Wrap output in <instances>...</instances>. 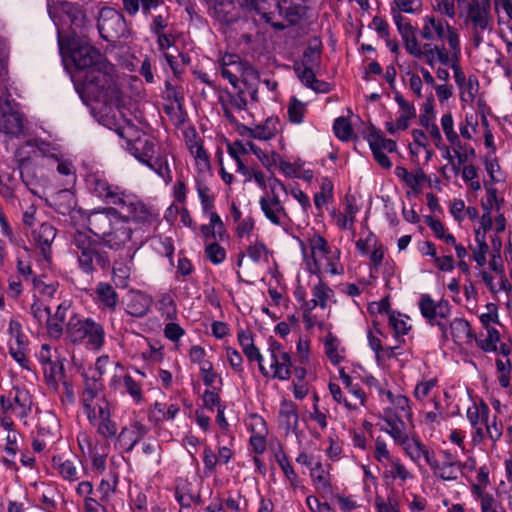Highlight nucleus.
Wrapping results in <instances>:
<instances>
[{"label":"nucleus","mask_w":512,"mask_h":512,"mask_svg":"<svg viewBox=\"0 0 512 512\" xmlns=\"http://www.w3.org/2000/svg\"><path fill=\"white\" fill-rule=\"evenodd\" d=\"M51 466L65 481L77 482L80 479L78 468L72 459L63 455H54L51 459Z\"/></svg>","instance_id":"39"},{"label":"nucleus","mask_w":512,"mask_h":512,"mask_svg":"<svg viewBox=\"0 0 512 512\" xmlns=\"http://www.w3.org/2000/svg\"><path fill=\"white\" fill-rule=\"evenodd\" d=\"M195 189L200 199L202 211L215 207V196L205 182L204 177L197 176L195 178Z\"/></svg>","instance_id":"54"},{"label":"nucleus","mask_w":512,"mask_h":512,"mask_svg":"<svg viewBox=\"0 0 512 512\" xmlns=\"http://www.w3.org/2000/svg\"><path fill=\"white\" fill-rule=\"evenodd\" d=\"M148 433V427L140 421H133L124 426L116 435L120 447L127 453L131 452L140 440Z\"/></svg>","instance_id":"26"},{"label":"nucleus","mask_w":512,"mask_h":512,"mask_svg":"<svg viewBox=\"0 0 512 512\" xmlns=\"http://www.w3.org/2000/svg\"><path fill=\"white\" fill-rule=\"evenodd\" d=\"M478 118L475 114L467 113L459 122V136L467 141L475 140L478 133Z\"/></svg>","instance_id":"53"},{"label":"nucleus","mask_w":512,"mask_h":512,"mask_svg":"<svg viewBox=\"0 0 512 512\" xmlns=\"http://www.w3.org/2000/svg\"><path fill=\"white\" fill-rule=\"evenodd\" d=\"M315 69L313 67H305L301 65L295 66V71L298 75L300 81L307 87L319 91L320 88L318 85L322 84L315 77Z\"/></svg>","instance_id":"63"},{"label":"nucleus","mask_w":512,"mask_h":512,"mask_svg":"<svg viewBox=\"0 0 512 512\" xmlns=\"http://www.w3.org/2000/svg\"><path fill=\"white\" fill-rule=\"evenodd\" d=\"M449 334L457 345H467L475 339L469 322L463 318H455L448 322Z\"/></svg>","instance_id":"38"},{"label":"nucleus","mask_w":512,"mask_h":512,"mask_svg":"<svg viewBox=\"0 0 512 512\" xmlns=\"http://www.w3.org/2000/svg\"><path fill=\"white\" fill-rule=\"evenodd\" d=\"M58 46L61 55L71 58L79 70L88 71L107 62V59L96 48L74 32L67 35L58 32Z\"/></svg>","instance_id":"6"},{"label":"nucleus","mask_w":512,"mask_h":512,"mask_svg":"<svg viewBox=\"0 0 512 512\" xmlns=\"http://www.w3.org/2000/svg\"><path fill=\"white\" fill-rule=\"evenodd\" d=\"M117 133L127 139V148L131 155L153 171L166 185L172 182L173 172L169 162L171 155L169 146L158 145L155 139L144 133L134 136L138 132L130 125L118 129Z\"/></svg>","instance_id":"2"},{"label":"nucleus","mask_w":512,"mask_h":512,"mask_svg":"<svg viewBox=\"0 0 512 512\" xmlns=\"http://www.w3.org/2000/svg\"><path fill=\"white\" fill-rule=\"evenodd\" d=\"M324 353L334 366L346 361V348L342 341L332 333H328L322 340Z\"/></svg>","instance_id":"35"},{"label":"nucleus","mask_w":512,"mask_h":512,"mask_svg":"<svg viewBox=\"0 0 512 512\" xmlns=\"http://www.w3.org/2000/svg\"><path fill=\"white\" fill-rule=\"evenodd\" d=\"M59 492L52 486H44L38 490V501L41 508L46 512H54L57 509V498Z\"/></svg>","instance_id":"55"},{"label":"nucleus","mask_w":512,"mask_h":512,"mask_svg":"<svg viewBox=\"0 0 512 512\" xmlns=\"http://www.w3.org/2000/svg\"><path fill=\"white\" fill-rule=\"evenodd\" d=\"M286 4H287L286 1H284L283 4H281L280 2L274 1L275 10L270 11V12H259L261 15V18L265 22L269 23L273 28H275L277 30H283L284 28H286L287 25L284 22L279 21L278 16H280V17L284 16V18L290 24H292V23L296 22L297 18L300 16L301 10H302L301 6L292 7L291 5L286 6Z\"/></svg>","instance_id":"21"},{"label":"nucleus","mask_w":512,"mask_h":512,"mask_svg":"<svg viewBox=\"0 0 512 512\" xmlns=\"http://www.w3.org/2000/svg\"><path fill=\"white\" fill-rule=\"evenodd\" d=\"M438 48L443 49L446 58H438L437 55L434 54V61L432 64H427L429 67L434 68L437 64L443 66H450L453 70V76L455 83L459 88H463L466 85V76L459 64V56L460 54H455L452 52H448V49L443 45L439 44Z\"/></svg>","instance_id":"33"},{"label":"nucleus","mask_w":512,"mask_h":512,"mask_svg":"<svg viewBox=\"0 0 512 512\" xmlns=\"http://www.w3.org/2000/svg\"><path fill=\"white\" fill-rule=\"evenodd\" d=\"M268 366L260 365V373L265 378L280 381L289 380L292 374V358L283 345L276 340H271L267 349Z\"/></svg>","instance_id":"12"},{"label":"nucleus","mask_w":512,"mask_h":512,"mask_svg":"<svg viewBox=\"0 0 512 512\" xmlns=\"http://www.w3.org/2000/svg\"><path fill=\"white\" fill-rule=\"evenodd\" d=\"M106 203L108 207L116 208L123 215H130L141 201V198L130 190L117 186Z\"/></svg>","instance_id":"28"},{"label":"nucleus","mask_w":512,"mask_h":512,"mask_svg":"<svg viewBox=\"0 0 512 512\" xmlns=\"http://www.w3.org/2000/svg\"><path fill=\"white\" fill-rule=\"evenodd\" d=\"M403 42L405 49L409 55L415 59L423 61L425 64H432L434 61V54L438 58H446V54L443 49L438 48L437 43L426 42L421 44L416 35L415 29L411 25L410 21L407 20L397 28Z\"/></svg>","instance_id":"11"},{"label":"nucleus","mask_w":512,"mask_h":512,"mask_svg":"<svg viewBox=\"0 0 512 512\" xmlns=\"http://www.w3.org/2000/svg\"><path fill=\"white\" fill-rule=\"evenodd\" d=\"M496 8L499 12L503 11L507 16L506 21L499 16L500 25L502 26L500 36L506 45L507 54L512 55V0H496Z\"/></svg>","instance_id":"34"},{"label":"nucleus","mask_w":512,"mask_h":512,"mask_svg":"<svg viewBox=\"0 0 512 512\" xmlns=\"http://www.w3.org/2000/svg\"><path fill=\"white\" fill-rule=\"evenodd\" d=\"M8 57V46L5 40L0 38V83L6 76L5 61ZM24 116L18 111L13 103L0 98V133L11 138L22 134L24 128Z\"/></svg>","instance_id":"7"},{"label":"nucleus","mask_w":512,"mask_h":512,"mask_svg":"<svg viewBox=\"0 0 512 512\" xmlns=\"http://www.w3.org/2000/svg\"><path fill=\"white\" fill-rule=\"evenodd\" d=\"M395 457L390 452L386 441L381 436H378L374 440L373 458L375 461L382 467Z\"/></svg>","instance_id":"61"},{"label":"nucleus","mask_w":512,"mask_h":512,"mask_svg":"<svg viewBox=\"0 0 512 512\" xmlns=\"http://www.w3.org/2000/svg\"><path fill=\"white\" fill-rule=\"evenodd\" d=\"M84 413L96 408L101 402H108L102 396V384L96 378L86 379L80 397Z\"/></svg>","instance_id":"31"},{"label":"nucleus","mask_w":512,"mask_h":512,"mask_svg":"<svg viewBox=\"0 0 512 512\" xmlns=\"http://www.w3.org/2000/svg\"><path fill=\"white\" fill-rule=\"evenodd\" d=\"M383 395L384 399H386L388 402L392 404L393 408L391 409L393 411H395L397 414L407 419L408 421L411 420L413 413L410 407V400L408 397L402 394L394 395L389 390L383 392Z\"/></svg>","instance_id":"45"},{"label":"nucleus","mask_w":512,"mask_h":512,"mask_svg":"<svg viewBox=\"0 0 512 512\" xmlns=\"http://www.w3.org/2000/svg\"><path fill=\"white\" fill-rule=\"evenodd\" d=\"M420 35L428 42L446 41L448 52H452L454 55L461 54V42L457 29L435 15H425L422 18Z\"/></svg>","instance_id":"9"},{"label":"nucleus","mask_w":512,"mask_h":512,"mask_svg":"<svg viewBox=\"0 0 512 512\" xmlns=\"http://www.w3.org/2000/svg\"><path fill=\"white\" fill-rule=\"evenodd\" d=\"M277 463L287 479L289 487L293 490H300L305 493L306 487L303 485V480L294 470L289 458L285 454L279 455L277 456Z\"/></svg>","instance_id":"44"},{"label":"nucleus","mask_w":512,"mask_h":512,"mask_svg":"<svg viewBox=\"0 0 512 512\" xmlns=\"http://www.w3.org/2000/svg\"><path fill=\"white\" fill-rule=\"evenodd\" d=\"M305 268L308 273L317 278L343 275L344 266L341 263L340 249L332 246L323 236L316 238L311 243V253Z\"/></svg>","instance_id":"4"},{"label":"nucleus","mask_w":512,"mask_h":512,"mask_svg":"<svg viewBox=\"0 0 512 512\" xmlns=\"http://www.w3.org/2000/svg\"><path fill=\"white\" fill-rule=\"evenodd\" d=\"M334 185L328 177H322L320 180V191L314 195V205L318 211L333 199Z\"/></svg>","instance_id":"51"},{"label":"nucleus","mask_w":512,"mask_h":512,"mask_svg":"<svg viewBox=\"0 0 512 512\" xmlns=\"http://www.w3.org/2000/svg\"><path fill=\"white\" fill-rule=\"evenodd\" d=\"M425 223L432 230L435 237L448 245H455V237L447 231L443 223L432 216L425 217Z\"/></svg>","instance_id":"58"},{"label":"nucleus","mask_w":512,"mask_h":512,"mask_svg":"<svg viewBox=\"0 0 512 512\" xmlns=\"http://www.w3.org/2000/svg\"><path fill=\"white\" fill-rule=\"evenodd\" d=\"M466 23L470 29L471 41L474 47L478 48L484 42L485 35L493 30V18L489 7L478 2L471 4Z\"/></svg>","instance_id":"14"},{"label":"nucleus","mask_w":512,"mask_h":512,"mask_svg":"<svg viewBox=\"0 0 512 512\" xmlns=\"http://www.w3.org/2000/svg\"><path fill=\"white\" fill-rule=\"evenodd\" d=\"M421 316L431 326H437L442 337H448V319L452 313V306L443 297L435 300L430 294H420L417 302Z\"/></svg>","instance_id":"10"},{"label":"nucleus","mask_w":512,"mask_h":512,"mask_svg":"<svg viewBox=\"0 0 512 512\" xmlns=\"http://www.w3.org/2000/svg\"><path fill=\"white\" fill-rule=\"evenodd\" d=\"M398 446L402 447L404 454L419 468L422 467V460L428 465L435 454L415 435H409Z\"/></svg>","instance_id":"23"},{"label":"nucleus","mask_w":512,"mask_h":512,"mask_svg":"<svg viewBox=\"0 0 512 512\" xmlns=\"http://www.w3.org/2000/svg\"><path fill=\"white\" fill-rule=\"evenodd\" d=\"M280 121L277 117H269L262 124L254 127L241 125L239 132L242 136H247L260 141L273 139L279 131Z\"/></svg>","instance_id":"29"},{"label":"nucleus","mask_w":512,"mask_h":512,"mask_svg":"<svg viewBox=\"0 0 512 512\" xmlns=\"http://www.w3.org/2000/svg\"><path fill=\"white\" fill-rule=\"evenodd\" d=\"M439 381L437 377H422L416 384L413 395L418 401H425L426 399H439Z\"/></svg>","instance_id":"41"},{"label":"nucleus","mask_w":512,"mask_h":512,"mask_svg":"<svg viewBox=\"0 0 512 512\" xmlns=\"http://www.w3.org/2000/svg\"><path fill=\"white\" fill-rule=\"evenodd\" d=\"M152 305V298L143 292H134L130 295L126 311L133 317L145 316Z\"/></svg>","instance_id":"42"},{"label":"nucleus","mask_w":512,"mask_h":512,"mask_svg":"<svg viewBox=\"0 0 512 512\" xmlns=\"http://www.w3.org/2000/svg\"><path fill=\"white\" fill-rule=\"evenodd\" d=\"M119 477L115 471H110L107 477L103 478L98 486V491L101 494V500L106 501L115 493L118 486Z\"/></svg>","instance_id":"62"},{"label":"nucleus","mask_w":512,"mask_h":512,"mask_svg":"<svg viewBox=\"0 0 512 512\" xmlns=\"http://www.w3.org/2000/svg\"><path fill=\"white\" fill-rule=\"evenodd\" d=\"M428 466L433 475L443 481H456L460 476L459 460L450 450H442L439 459L434 454Z\"/></svg>","instance_id":"18"},{"label":"nucleus","mask_w":512,"mask_h":512,"mask_svg":"<svg viewBox=\"0 0 512 512\" xmlns=\"http://www.w3.org/2000/svg\"><path fill=\"white\" fill-rule=\"evenodd\" d=\"M152 247L156 253L167 257L170 264L174 265L173 255L175 248L172 238L161 235L155 236L152 239Z\"/></svg>","instance_id":"57"},{"label":"nucleus","mask_w":512,"mask_h":512,"mask_svg":"<svg viewBox=\"0 0 512 512\" xmlns=\"http://www.w3.org/2000/svg\"><path fill=\"white\" fill-rule=\"evenodd\" d=\"M374 509L376 512H401V504L397 491L391 490L386 497L376 495L374 499Z\"/></svg>","instance_id":"48"},{"label":"nucleus","mask_w":512,"mask_h":512,"mask_svg":"<svg viewBox=\"0 0 512 512\" xmlns=\"http://www.w3.org/2000/svg\"><path fill=\"white\" fill-rule=\"evenodd\" d=\"M81 216L86 220L88 232H74L71 251L77 258L78 268L87 275H92L97 267L110 266L108 254L99 248L100 244L119 251L131 242L134 232L131 222L136 231L147 236L155 233L162 222L160 209L142 199L130 215H123L113 207H98L82 211Z\"/></svg>","instance_id":"1"},{"label":"nucleus","mask_w":512,"mask_h":512,"mask_svg":"<svg viewBox=\"0 0 512 512\" xmlns=\"http://www.w3.org/2000/svg\"><path fill=\"white\" fill-rule=\"evenodd\" d=\"M106 203L108 207L116 208L123 215H130L141 201V198L130 190L117 186Z\"/></svg>","instance_id":"27"},{"label":"nucleus","mask_w":512,"mask_h":512,"mask_svg":"<svg viewBox=\"0 0 512 512\" xmlns=\"http://www.w3.org/2000/svg\"><path fill=\"white\" fill-rule=\"evenodd\" d=\"M7 347L10 356L24 369H30L28 359L29 339L18 317H11L7 327Z\"/></svg>","instance_id":"15"},{"label":"nucleus","mask_w":512,"mask_h":512,"mask_svg":"<svg viewBox=\"0 0 512 512\" xmlns=\"http://www.w3.org/2000/svg\"><path fill=\"white\" fill-rule=\"evenodd\" d=\"M410 318L398 311H391L388 317L389 327L393 330L394 337L399 343H405L404 336L408 335L412 329Z\"/></svg>","instance_id":"40"},{"label":"nucleus","mask_w":512,"mask_h":512,"mask_svg":"<svg viewBox=\"0 0 512 512\" xmlns=\"http://www.w3.org/2000/svg\"><path fill=\"white\" fill-rule=\"evenodd\" d=\"M472 250L473 260L479 266H484L487 262L486 255L488 253L489 247L486 243V236L483 235V232L475 231V245L470 247Z\"/></svg>","instance_id":"56"},{"label":"nucleus","mask_w":512,"mask_h":512,"mask_svg":"<svg viewBox=\"0 0 512 512\" xmlns=\"http://www.w3.org/2000/svg\"><path fill=\"white\" fill-rule=\"evenodd\" d=\"M190 154L194 158L196 170L199 174L198 176L205 177V175L209 174L211 170L210 157L204 147L195 148Z\"/></svg>","instance_id":"60"},{"label":"nucleus","mask_w":512,"mask_h":512,"mask_svg":"<svg viewBox=\"0 0 512 512\" xmlns=\"http://www.w3.org/2000/svg\"><path fill=\"white\" fill-rule=\"evenodd\" d=\"M382 419L386 426L381 427V430L387 433L394 440L396 445L400 444L409 436L408 428L404 421L405 418L392 409H385Z\"/></svg>","instance_id":"25"},{"label":"nucleus","mask_w":512,"mask_h":512,"mask_svg":"<svg viewBox=\"0 0 512 512\" xmlns=\"http://www.w3.org/2000/svg\"><path fill=\"white\" fill-rule=\"evenodd\" d=\"M259 206L266 219L273 225L288 231L291 224L290 216L281 202L279 195H263L259 199Z\"/></svg>","instance_id":"19"},{"label":"nucleus","mask_w":512,"mask_h":512,"mask_svg":"<svg viewBox=\"0 0 512 512\" xmlns=\"http://www.w3.org/2000/svg\"><path fill=\"white\" fill-rule=\"evenodd\" d=\"M217 70L234 88L238 87L240 81L245 85H253L259 81L257 70L236 54L226 53L221 56L217 62Z\"/></svg>","instance_id":"8"},{"label":"nucleus","mask_w":512,"mask_h":512,"mask_svg":"<svg viewBox=\"0 0 512 512\" xmlns=\"http://www.w3.org/2000/svg\"><path fill=\"white\" fill-rule=\"evenodd\" d=\"M32 397L29 391L22 387H13L8 394L0 396V409L2 417L12 419V417L21 420L26 419L32 411Z\"/></svg>","instance_id":"13"},{"label":"nucleus","mask_w":512,"mask_h":512,"mask_svg":"<svg viewBox=\"0 0 512 512\" xmlns=\"http://www.w3.org/2000/svg\"><path fill=\"white\" fill-rule=\"evenodd\" d=\"M99 436L106 439L115 438L118 432V425L112 419L109 402H101L99 405L84 413Z\"/></svg>","instance_id":"17"},{"label":"nucleus","mask_w":512,"mask_h":512,"mask_svg":"<svg viewBox=\"0 0 512 512\" xmlns=\"http://www.w3.org/2000/svg\"><path fill=\"white\" fill-rule=\"evenodd\" d=\"M368 143L371 150L392 153L397 149V143L394 140L384 137L381 131L375 129L369 133Z\"/></svg>","instance_id":"50"},{"label":"nucleus","mask_w":512,"mask_h":512,"mask_svg":"<svg viewBox=\"0 0 512 512\" xmlns=\"http://www.w3.org/2000/svg\"><path fill=\"white\" fill-rule=\"evenodd\" d=\"M83 81H75V89L83 102L95 100L105 104L118 102L120 89L116 81V69L110 62H105L85 72Z\"/></svg>","instance_id":"3"},{"label":"nucleus","mask_w":512,"mask_h":512,"mask_svg":"<svg viewBox=\"0 0 512 512\" xmlns=\"http://www.w3.org/2000/svg\"><path fill=\"white\" fill-rule=\"evenodd\" d=\"M97 28L102 39L107 42H116L127 34V26L124 16L113 8L101 9L98 17Z\"/></svg>","instance_id":"16"},{"label":"nucleus","mask_w":512,"mask_h":512,"mask_svg":"<svg viewBox=\"0 0 512 512\" xmlns=\"http://www.w3.org/2000/svg\"><path fill=\"white\" fill-rule=\"evenodd\" d=\"M67 339L76 345L87 349L100 351L106 342V332L103 325L91 317L72 312L65 325Z\"/></svg>","instance_id":"5"},{"label":"nucleus","mask_w":512,"mask_h":512,"mask_svg":"<svg viewBox=\"0 0 512 512\" xmlns=\"http://www.w3.org/2000/svg\"><path fill=\"white\" fill-rule=\"evenodd\" d=\"M323 279L324 278H318V283L313 286V298L310 301L305 302V309L307 311H312L317 306L321 308H325L327 306V301L333 292Z\"/></svg>","instance_id":"43"},{"label":"nucleus","mask_w":512,"mask_h":512,"mask_svg":"<svg viewBox=\"0 0 512 512\" xmlns=\"http://www.w3.org/2000/svg\"><path fill=\"white\" fill-rule=\"evenodd\" d=\"M52 205L59 214H69L76 205L75 196L68 189L60 190L53 197Z\"/></svg>","instance_id":"49"},{"label":"nucleus","mask_w":512,"mask_h":512,"mask_svg":"<svg viewBox=\"0 0 512 512\" xmlns=\"http://www.w3.org/2000/svg\"><path fill=\"white\" fill-rule=\"evenodd\" d=\"M467 419L473 428L472 441L474 444L483 442V427L490 416L489 406L480 401L479 403L473 402L466 411Z\"/></svg>","instance_id":"22"},{"label":"nucleus","mask_w":512,"mask_h":512,"mask_svg":"<svg viewBox=\"0 0 512 512\" xmlns=\"http://www.w3.org/2000/svg\"><path fill=\"white\" fill-rule=\"evenodd\" d=\"M94 294V301L101 310L114 311L118 306V294L109 283L99 282Z\"/></svg>","instance_id":"37"},{"label":"nucleus","mask_w":512,"mask_h":512,"mask_svg":"<svg viewBox=\"0 0 512 512\" xmlns=\"http://www.w3.org/2000/svg\"><path fill=\"white\" fill-rule=\"evenodd\" d=\"M85 182L89 192L98 197L104 203L108 202L110 195L114 192L113 189L118 186L110 184L104 176L98 173L89 174L86 177Z\"/></svg>","instance_id":"36"},{"label":"nucleus","mask_w":512,"mask_h":512,"mask_svg":"<svg viewBox=\"0 0 512 512\" xmlns=\"http://www.w3.org/2000/svg\"><path fill=\"white\" fill-rule=\"evenodd\" d=\"M311 482L317 493L329 494L332 491L330 465L322 463L318 458L310 469Z\"/></svg>","instance_id":"30"},{"label":"nucleus","mask_w":512,"mask_h":512,"mask_svg":"<svg viewBox=\"0 0 512 512\" xmlns=\"http://www.w3.org/2000/svg\"><path fill=\"white\" fill-rule=\"evenodd\" d=\"M56 235L57 229L48 222H43L31 229L30 241L39 250L42 261L46 265L51 263L52 244Z\"/></svg>","instance_id":"20"},{"label":"nucleus","mask_w":512,"mask_h":512,"mask_svg":"<svg viewBox=\"0 0 512 512\" xmlns=\"http://www.w3.org/2000/svg\"><path fill=\"white\" fill-rule=\"evenodd\" d=\"M121 385L123 387L121 393L129 395L135 404H140L143 401L142 384L130 374H125L122 377Z\"/></svg>","instance_id":"52"},{"label":"nucleus","mask_w":512,"mask_h":512,"mask_svg":"<svg viewBox=\"0 0 512 512\" xmlns=\"http://www.w3.org/2000/svg\"><path fill=\"white\" fill-rule=\"evenodd\" d=\"M0 424L1 427L7 431L4 450L7 455L11 456L12 458H15L17 452L19 451V434L14 429L13 419H9L8 417L0 418Z\"/></svg>","instance_id":"47"},{"label":"nucleus","mask_w":512,"mask_h":512,"mask_svg":"<svg viewBox=\"0 0 512 512\" xmlns=\"http://www.w3.org/2000/svg\"><path fill=\"white\" fill-rule=\"evenodd\" d=\"M339 378L348 393L354 397L361 406L365 407L367 402V395L358 383H354L352 377L345 371L344 367L338 370Z\"/></svg>","instance_id":"46"},{"label":"nucleus","mask_w":512,"mask_h":512,"mask_svg":"<svg viewBox=\"0 0 512 512\" xmlns=\"http://www.w3.org/2000/svg\"><path fill=\"white\" fill-rule=\"evenodd\" d=\"M503 434V425L500 420L496 416H493L492 419L488 418L487 422L483 427V441L488 438L493 443L500 440Z\"/></svg>","instance_id":"64"},{"label":"nucleus","mask_w":512,"mask_h":512,"mask_svg":"<svg viewBox=\"0 0 512 512\" xmlns=\"http://www.w3.org/2000/svg\"><path fill=\"white\" fill-rule=\"evenodd\" d=\"M278 425L286 434L296 433L299 425L297 406L290 400H283L278 413Z\"/></svg>","instance_id":"32"},{"label":"nucleus","mask_w":512,"mask_h":512,"mask_svg":"<svg viewBox=\"0 0 512 512\" xmlns=\"http://www.w3.org/2000/svg\"><path fill=\"white\" fill-rule=\"evenodd\" d=\"M382 469V478L387 484L404 486L415 477L413 472L407 468L399 457H395L383 465Z\"/></svg>","instance_id":"24"},{"label":"nucleus","mask_w":512,"mask_h":512,"mask_svg":"<svg viewBox=\"0 0 512 512\" xmlns=\"http://www.w3.org/2000/svg\"><path fill=\"white\" fill-rule=\"evenodd\" d=\"M440 125L450 145L458 144L461 141L459 134L455 130V123L451 112L448 111L441 116Z\"/></svg>","instance_id":"59"}]
</instances>
